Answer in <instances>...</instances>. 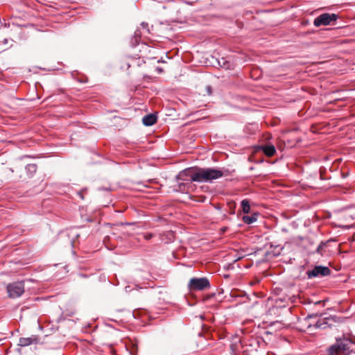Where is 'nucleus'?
I'll list each match as a JSON object with an SVG mask.
<instances>
[{"label":"nucleus","instance_id":"f257e3e1","mask_svg":"<svg viewBox=\"0 0 355 355\" xmlns=\"http://www.w3.org/2000/svg\"><path fill=\"white\" fill-rule=\"evenodd\" d=\"M223 170L216 168H188L181 171L178 178L187 180L190 178L191 182H211L224 175Z\"/></svg>","mask_w":355,"mask_h":355},{"label":"nucleus","instance_id":"f03ea898","mask_svg":"<svg viewBox=\"0 0 355 355\" xmlns=\"http://www.w3.org/2000/svg\"><path fill=\"white\" fill-rule=\"evenodd\" d=\"M316 318L317 314H311L300 320L299 321L300 330L312 334H314V331L316 329H324L331 326V322L335 321L333 317H326L314 321V323H311V320H315Z\"/></svg>","mask_w":355,"mask_h":355},{"label":"nucleus","instance_id":"7ed1b4c3","mask_svg":"<svg viewBox=\"0 0 355 355\" xmlns=\"http://www.w3.org/2000/svg\"><path fill=\"white\" fill-rule=\"evenodd\" d=\"M354 345L349 338H337L336 343L329 347L328 355H355Z\"/></svg>","mask_w":355,"mask_h":355},{"label":"nucleus","instance_id":"20e7f679","mask_svg":"<svg viewBox=\"0 0 355 355\" xmlns=\"http://www.w3.org/2000/svg\"><path fill=\"white\" fill-rule=\"evenodd\" d=\"M210 287V283L207 277H193L188 283L190 291H203Z\"/></svg>","mask_w":355,"mask_h":355},{"label":"nucleus","instance_id":"39448f33","mask_svg":"<svg viewBox=\"0 0 355 355\" xmlns=\"http://www.w3.org/2000/svg\"><path fill=\"white\" fill-rule=\"evenodd\" d=\"M338 18V17L336 14L323 13L314 19L313 24L315 27L327 26L331 24L332 21H336Z\"/></svg>","mask_w":355,"mask_h":355},{"label":"nucleus","instance_id":"423d86ee","mask_svg":"<svg viewBox=\"0 0 355 355\" xmlns=\"http://www.w3.org/2000/svg\"><path fill=\"white\" fill-rule=\"evenodd\" d=\"M7 292L11 298L19 297L24 293V284L22 282L9 284L7 286Z\"/></svg>","mask_w":355,"mask_h":355},{"label":"nucleus","instance_id":"0eeeda50","mask_svg":"<svg viewBox=\"0 0 355 355\" xmlns=\"http://www.w3.org/2000/svg\"><path fill=\"white\" fill-rule=\"evenodd\" d=\"M331 270L328 267L322 266H315L311 270H308L306 275L309 279L313 277H322L330 274Z\"/></svg>","mask_w":355,"mask_h":355},{"label":"nucleus","instance_id":"6e6552de","mask_svg":"<svg viewBox=\"0 0 355 355\" xmlns=\"http://www.w3.org/2000/svg\"><path fill=\"white\" fill-rule=\"evenodd\" d=\"M39 338L37 336H32L28 338H20L18 345L21 347H26L32 344H37L39 343Z\"/></svg>","mask_w":355,"mask_h":355},{"label":"nucleus","instance_id":"1a4fd4ad","mask_svg":"<svg viewBox=\"0 0 355 355\" xmlns=\"http://www.w3.org/2000/svg\"><path fill=\"white\" fill-rule=\"evenodd\" d=\"M260 148L263 152V153L268 157H272L276 153V148L272 144L261 146Z\"/></svg>","mask_w":355,"mask_h":355},{"label":"nucleus","instance_id":"9d476101","mask_svg":"<svg viewBox=\"0 0 355 355\" xmlns=\"http://www.w3.org/2000/svg\"><path fill=\"white\" fill-rule=\"evenodd\" d=\"M143 123L146 126H150L157 122V116L153 114L144 116L142 119Z\"/></svg>","mask_w":355,"mask_h":355},{"label":"nucleus","instance_id":"9b49d317","mask_svg":"<svg viewBox=\"0 0 355 355\" xmlns=\"http://www.w3.org/2000/svg\"><path fill=\"white\" fill-rule=\"evenodd\" d=\"M218 62L219 66L224 69H229L231 68L230 62L225 58H221L220 60H218Z\"/></svg>","mask_w":355,"mask_h":355},{"label":"nucleus","instance_id":"f8f14e48","mask_svg":"<svg viewBox=\"0 0 355 355\" xmlns=\"http://www.w3.org/2000/svg\"><path fill=\"white\" fill-rule=\"evenodd\" d=\"M241 207L242 210L245 214H248L250 210V202L248 200H243L241 201Z\"/></svg>","mask_w":355,"mask_h":355},{"label":"nucleus","instance_id":"ddd939ff","mask_svg":"<svg viewBox=\"0 0 355 355\" xmlns=\"http://www.w3.org/2000/svg\"><path fill=\"white\" fill-rule=\"evenodd\" d=\"M257 215H253V216H244L243 217V220L246 223V224H252L253 223H254L256 220H257Z\"/></svg>","mask_w":355,"mask_h":355},{"label":"nucleus","instance_id":"4468645a","mask_svg":"<svg viewBox=\"0 0 355 355\" xmlns=\"http://www.w3.org/2000/svg\"><path fill=\"white\" fill-rule=\"evenodd\" d=\"M326 243H327L326 242L322 241L318 246V248L316 249V252L322 255L323 250H324V247L326 246Z\"/></svg>","mask_w":355,"mask_h":355},{"label":"nucleus","instance_id":"2eb2a0df","mask_svg":"<svg viewBox=\"0 0 355 355\" xmlns=\"http://www.w3.org/2000/svg\"><path fill=\"white\" fill-rule=\"evenodd\" d=\"M26 169L29 171H31L33 173H35L37 170V166L35 164H28L26 166Z\"/></svg>","mask_w":355,"mask_h":355},{"label":"nucleus","instance_id":"dca6fc26","mask_svg":"<svg viewBox=\"0 0 355 355\" xmlns=\"http://www.w3.org/2000/svg\"><path fill=\"white\" fill-rule=\"evenodd\" d=\"M163 235H166L167 236L168 241L166 242H171L173 240V233L172 232H167Z\"/></svg>","mask_w":355,"mask_h":355},{"label":"nucleus","instance_id":"f3484780","mask_svg":"<svg viewBox=\"0 0 355 355\" xmlns=\"http://www.w3.org/2000/svg\"><path fill=\"white\" fill-rule=\"evenodd\" d=\"M154 236V234L152 233H146L144 235V237L146 240H150Z\"/></svg>","mask_w":355,"mask_h":355},{"label":"nucleus","instance_id":"a211bd4d","mask_svg":"<svg viewBox=\"0 0 355 355\" xmlns=\"http://www.w3.org/2000/svg\"><path fill=\"white\" fill-rule=\"evenodd\" d=\"M78 196L82 199L83 200L84 199V196H83V191H78L77 193Z\"/></svg>","mask_w":355,"mask_h":355},{"label":"nucleus","instance_id":"6ab92c4d","mask_svg":"<svg viewBox=\"0 0 355 355\" xmlns=\"http://www.w3.org/2000/svg\"><path fill=\"white\" fill-rule=\"evenodd\" d=\"M156 71L159 73H161L163 72V70L162 68L160 67H156Z\"/></svg>","mask_w":355,"mask_h":355},{"label":"nucleus","instance_id":"aec40b11","mask_svg":"<svg viewBox=\"0 0 355 355\" xmlns=\"http://www.w3.org/2000/svg\"><path fill=\"white\" fill-rule=\"evenodd\" d=\"M139 34H140V33H139V31H136L135 32V37H139Z\"/></svg>","mask_w":355,"mask_h":355},{"label":"nucleus","instance_id":"412c9836","mask_svg":"<svg viewBox=\"0 0 355 355\" xmlns=\"http://www.w3.org/2000/svg\"><path fill=\"white\" fill-rule=\"evenodd\" d=\"M144 28H146L148 26V24L145 22H142L141 24Z\"/></svg>","mask_w":355,"mask_h":355},{"label":"nucleus","instance_id":"4be33fe9","mask_svg":"<svg viewBox=\"0 0 355 355\" xmlns=\"http://www.w3.org/2000/svg\"><path fill=\"white\" fill-rule=\"evenodd\" d=\"M227 227H226L221 228L222 232H225L227 230Z\"/></svg>","mask_w":355,"mask_h":355},{"label":"nucleus","instance_id":"5701e85b","mask_svg":"<svg viewBox=\"0 0 355 355\" xmlns=\"http://www.w3.org/2000/svg\"><path fill=\"white\" fill-rule=\"evenodd\" d=\"M320 318H318V317L317 316V318L315 320H311V323H314V321L320 320Z\"/></svg>","mask_w":355,"mask_h":355},{"label":"nucleus","instance_id":"b1692460","mask_svg":"<svg viewBox=\"0 0 355 355\" xmlns=\"http://www.w3.org/2000/svg\"><path fill=\"white\" fill-rule=\"evenodd\" d=\"M207 90H208L209 93L210 94V92H211V87H207Z\"/></svg>","mask_w":355,"mask_h":355},{"label":"nucleus","instance_id":"393cba45","mask_svg":"<svg viewBox=\"0 0 355 355\" xmlns=\"http://www.w3.org/2000/svg\"><path fill=\"white\" fill-rule=\"evenodd\" d=\"M130 354H131V355H137L136 354H134L132 349L131 350Z\"/></svg>","mask_w":355,"mask_h":355},{"label":"nucleus","instance_id":"a878e982","mask_svg":"<svg viewBox=\"0 0 355 355\" xmlns=\"http://www.w3.org/2000/svg\"><path fill=\"white\" fill-rule=\"evenodd\" d=\"M162 236H163L162 234H161V235H160V236H161V240L164 241V239L162 238Z\"/></svg>","mask_w":355,"mask_h":355}]
</instances>
